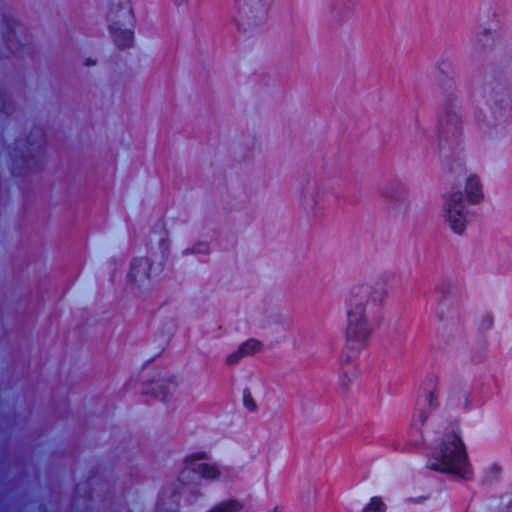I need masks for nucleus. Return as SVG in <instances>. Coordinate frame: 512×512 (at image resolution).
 <instances>
[{
  "mask_svg": "<svg viewBox=\"0 0 512 512\" xmlns=\"http://www.w3.org/2000/svg\"><path fill=\"white\" fill-rule=\"evenodd\" d=\"M350 382H351V379L348 378L347 372H343V374H342V384H343V386L348 387Z\"/></svg>",
  "mask_w": 512,
  "mask_h": 512,
  "instance_id": "cd10ccee",
  "label": "nucleus"
},
{
  "mask_svg": "<svg viewBox=\"0 0 512 512\" xmlns=\"http://www.w3.org/2000/svg\"><path fill=\"white\" fill-rule=\"evenodd\" d=\"M418 417H419V421L423 424L428 418V413L426 411L420 409Z\"/></svg>",
  "mask_w": 512,
  "mask_h": 512,
  "instance_id": "bb28decb",
  "label": "nucleus"
},
{
  "mask_svg": "<svg viewBox=\"0 0 512 512\" xmlns=\"http://www.w3.org/2000/svg\"><path fill=\"white\" fill-rule=\"evenodd\" d=\"M3 21L7 27V32L5 36L7 45L9 49L13 50L15 48V41L13 39L15 36V21L6 16H4Z\"/></svg>",
  "mask_w": 512,
  "mask_h": 512,
  "instance_id": "6ab92c4d",
  "label": "nucleus"
},
{
  "mask_svg": "<svg viewBox=\"0 0 512 512\" xmlns=\"http://www.w3.org/2000/svg\"><path fill=\"white\" fill-rule=\"evenodd\" d=\"M502 15L495 10L485 9L480 15V21L485 27L476 31L471 39V48L476 53L492 50L498 42L497 28L500 26Z\"/></svg>",
  "mask_w": 512,
  "mask_h": 512,
  "instance_id": "0eeeda50",
  "label": "nucleus"
},
{
  "mask_svg": "<svg viewBox=\"0 0 512 512\" xmlns=\"http://www.w3.org/2000/svg\"><path fill=\"white\" fill-rule=\"evenodd\" d=\"M239 348L241 349L243 355L246 357L254 355L255 353L259 352L262 349V344L260 341L254 338H250L247 341L243 342L239 346Z\"/></svg>",
  "mask_w": 512,
  "mask_h": 512,
  "instance_id": "f3484780",
  "label": "nucleus"
},
{
  "mask_svg": "<svg viewBox=\"0 0 512 512\" xmlns=\"http://www.w3.org/2000/svg\"><path fill=\"white\" fill-rule=\"evenodd\" d=\"M177 6L183 5L187 0H172Z\"/></svg>",
  "mask_w": 512,
  "mask_h": 512,
  "instance_id": "c756f323",
  "label": "nucleus"
},
{
  "mask_svg": "<svg viewBox=\"0 0 512 512\" xmlns=\"http://www.w3.org/2000/svg\"><path fill=\"white\" fill-rule=\"evenodd\" d=\"M426 499H427V497H426V496H419V497H416V498H414V497H410V498H408L406 501H407L408 503L418 504V503H422V502H424Z\"/></svg>",
  "mask_w": 512,
  "mask_h": 512,
  "instance_id": "a878e982",
  "label": "nucleus"
},
{
  "mask_svg": "<svg viewBox=\"0 0 512 512\" xmlns=\"http://www.w3.org/2000/svg\"><path fill=\"white\" fill-rule=\"evenodd\" d=\"M44 142L43 130L41 128H35L27 139L29 145L27 150L32 152L33 150L40 149Z\"/></svg>",
  "mask_w": 512,
  "mask_h": 512,
  "instance_id": "dca6fc26",
  "label": "nucleus"
},
{
  "mask_svg": "<svg viewBox=\"0 0 512 512\" xmlns=\"http://www.w3.org/2000/svg\"><path fill=\"white\" fill-rule=\"evenodd\" d=\"M388 294L384 281L359 283L351 287L345 299L346 340L361 348L370 338L372 315L376 314Z\"/></svg>",
  "mask_w": 512,
  "mask_h": 512,
  "instance_id": "f257e3e1",
  "label": "nucleus"
},
{
  "mask_svg": "<svg viewBox=\"0 0 512 512\" xmlns=\"http://www.w3.org/2000/svg\"><path fill=\"white\" fill-rule=\"evenodd\" d=\"M243 405L250 412H254L258 409L257 403L248 388L243 390Z\"/></svg>",
  "mask_w": 512,
  "mask_h": 512,
  "instance_id": "5701e85b",
  "label": "nucleus"
},
{
  "mask_svg": "<svg viewBox=\"0 0 512 512\" xmlns=\"http://www.w3.org/2000/svg\"><path fill=\"white\" fill-rule=\"evenodd\" d=\"M462 398H463V406L467 407L469 405V394L467 391L462 392Z\"/></svg>",
  "mask_w": 512,
  "mask_h": 512,
  "instance_id": "c85d7f7f",
  "label": "nucleus"
},
{
  "mask_svg": "<svg viewBox=\"0 0 512 512\" xmlns=\"http://www.w3.org/2000/svg\"><path fill=\"white\" fill-rule=\"evenodd\" d=\"M464 134L463 106L453 80L443 87V99L438 115V140L441 145H458Z\"/></svg>",
  "mask_w": 512,
  "mask_h": 512,
  "instance_id": "7ed1b4c3",
  "label": "nucleus"
},
{
  "mask_svg": "<svg viewBox=\"0 0 512 512\" xmlns=\"http://www.w3.org/2000/svg\"><path fill=\"white\" fill-rule=\"evenodd\" d=\"M157 389L159 390L157 397H160L163 401L166 402L168 397L173 395V393L176 391V383L172 380H168L158 384Z\"/></svg>",
  "mask_w": 512,
  "mask_h": 512,
  "instance_id": "a211bd4d",
  "label": "nucleus"
},
{
  "mask_svg": "<svg viewBox=\"0 0 512 512\" xmlns=\"http://www.w3.org/2000/svg\"><path fill=\"white\" fill-rule=\"evenodd\" d=\"M244 357L245 356L243 355L241 349L238 347L236 351L232 352L226 357V364L235 365Z\"/></svg>",
  "mask_w": 512,
  "mask_h": 512,
  "instance_id": "393cba45",
  "label": "nucleus"
},
{
  "mask_svg": "<svg viewBox=\"0 0 512 512\" xmlns=\"http://www.w3.org/2000/svg\"><path fill=\"white\" fill-rule=\"evenodd\" d=\"M381 195L385 198L389 209L394 211H406L409 207V197L406 189L401 185H386L381 190Z\"/></svg>",
  "mask_w": 512,
  "mask_h": 512,
  "instance_id": "9b49d317",
  "label": "nucleus"
},
{
  "mask_svg": "<svg viewBox=\"0 0 512 512\" xmlns=\"http://www.w3.org/2000/svg\"><path fill=\"white\" fill-rule=\"evenodd\" d=\"M151 262L146 257L135 258L130 267L128 278L131 282L142 283L149 279Z\"/></svg>",
  "mask_w": 512,
  "mask_h": 512,
  "instance_id": "ddd939ff",
  "label": "nucleus"
},
{
  "mask_svg": "<svg viewBox=\"0 0 512 512\" xmlns=\"http://www.w3.org/2000/svg\"><path fill=\"white\" fill-rule=\"evenodd\" d=\"M95 61H92L91 59H87L86 62H85V65L86 66H92V65H95Z\"/></svg>",
  "mask_w": 512,
  "mask_h": 512,
  "instance_id": "7c9ffc66",
  "label": "nucleus"
},
{
  "mask_svg": "<svg viewBox=\"0 0 512 512\" xmlns=\"http://www.w3.org/2000/svg\"><path fill=\"white\" fill-rule=\"evenodd\" d=\"M108 28L119 49L133 45V28L135 16L130 0H109L107 10Z\"/></svg>",
  "mask_w": 512,
  "mask_h": 512,
  "instance_id": "20e7f679",
  "label": "nucleus"
},
{
  "mask_svg": "<svg viewBox=\"0 0 512 512\" xmlns=\"http://www.w3.org/2000/svg\"><path fill=\"white\" fill-rule=\"evenodd\" d=\"M490 110V115L476 119V125L481 134L488 140H502L510 132L512 102L508 97L495 99L490 104Z\"/></svg>",
  "mask_w": 512,
  "mask_h": 512,
  "instance_id": "39448f33",
  "label": "nucleus"
},
{
  "mask_svg": "<svg viewBox=\"0 0 512 512\" xmlns=\"http://www.w3.org/2000/svg\"><path fill=\"white\" fill-rule=\"evenodd\" d=\"M175 496V494L172 495L168 503L169 507L167 508L165 507L166 503L164 499L160 498L157 503V512H178L176 500L173 499Z\"/></svg>",
  "mask_w": 512,
  "mask_h": 512,
  "instance_id": "4be33fe9",
  "label": "nucleus"
},
{
  "mask_svg": "<svg viewBox=\"0 0 512 512\" xmlns=\"http://www.w3.org/2000/svg\"><path fill=\"white\" fill-rule=\"evenodd\" d=\"M354 6V0H336L333 6V12L342 18H347L352 13Z\"/></svg>",
  "mask_w": 512,
  "mask_h": 512,
  "instance_id": "2eb2a0df",
  "label": "nucleus"
},
{
  "mask_svg": "<svg viewBox=\"0 0 512 512\" xmlns=\"http://www.w3.org/2000/svg\"><path fill=\"white\" fill-rule=\"evenodd\" d=\"M443 217L445 223L457 235H463L472 220V214L464 204V195L460 190L443 194Z\"/></svg>",
  "mask_w": 512,
  "mask_h": 512,
  "instance_id": "423d86ee",
  "label": "nucleus"
},
{
  "mask_svg": "<svg viewBox=\"0 0 512 512\" xmlns=\"http://www.w3.org/2000/svg\"><path fill=\"white\" fill-rule=\"evenodd\" d=\"M236 2L243 17V25L254 28L264 23L273 0H236Z\"/></svg>",
  "mask_w": 512,
  "mask_h": 512,
  "instance_id": "9d476101",
  "label": "nucleus"
},
{
  "mask_svg": "<svg viewBox=\"0 0 512 512\" xmlns=\"http://www.w3.org/2000/svg\"><path fill=\"white\" fill-rule=\"evenodd\" d=\"M494 318L491 313H485L480 317L479 328L482 331L490 330L493 327Z\"/></svg>",
  "mask_w": 512,
  "mask_h": 512,
  "instance_id": "b1692460",
  "label": "nucleus"
},
{
  "mask_svg": "<svg viewBox=\"0 0 512 512\" xmlns=\"http://www.w3.org/2000/svg\"><path fill=\"white\" fill-rule=\"evenodd\" d=\"M428 467L463 479L471 478V466L458 424L452 423L447 428L439 448L434 450L429 458Z\"/></svg>",
  "mask_w": 512,
  "mask_h": 512,
  "instance_id": "f03ea898",
  "label": "nucleus"
},
{
  "mask_svg": "<svg viewBox=\"0 0 512 512\" xmlns=\"http://www.w3.org/2000/svg\"><path fill=\"white\" fill-rule=\"evenodd\" d=\"M438 404H439V403H438V397H437V395L435 394V392H434V391H432V390H431V391H429V392L426 394L425 398H424L422 401H419V402H418V405H419V406H421V405H422L423 407L428 406L429 410H433V409L437 408V407H438Z\"/></svg>",
  "mask_w": 512,
  "mask_h": 512,
  "instance_id": "412c9836",
  "label": "nucleus"
},
{
  "mask_svg": "<svg viewBox=\"0 0 512 512\" xmlns=\"http://www.w3.org/2000/svg\"><path fill=\"white\" fill-rule=\"evenodd\" d=\"M386 505L380 497H372L362 512H385Z\"/></svg>",
  "mask_w": 512,
  "mask_h": 512,
  "instance_id": "aec40b11",
  "label": "nucleus"
},
{
  "mask_svg": "<svg viewBox=\"0 0 512 512\" xmlns=\"http://www.w3.org/2000/svg\"><path fill=\"white\" fill-rule=\"evenodd\" d=\"M242 509L243 505L240 501L235 499H228L214 505L207 512H239Z\"/></svg>",
  "mask_w": 512,
  "mask_h": 512,
  "instance_id": "4468645a",
  "label": "nucleus"
},
{
  "mask_svg": "<svg viewBox=\"0 0 512 512\" xmlns=\"http://www.w3.org/2000/svg\"><path fill=\"white\" fill-rule=\"evenodd\" d=\"M330 192V186L323 181L310 183L303 189L299 204L309 217L321 218Z\"/></svg>",
  "mask_w": 512,
  "mask_h": 512,
  "instance_id": "6e6552de",
  "label": "nucleus"
},
{
  "mask_svg": "<svg viewBox=\"0 0 512 512\" xmlns=\"http://www.w3.org/2000/svg\"><path fill=\"white\" fill-rule=\"evenodd\" d=\"M207 458L205 452L191 454L185 459V467L179 474V481L189 483L193 479L190 473H194L206 480H215L220 475V470L214 464L203 462Z\"/></svg>",
  "mask_w": 512,
  "mask_h": 512,
  "instance_id": "1a4fd4ad",
  "label": "nucleus"
},
{
  "mask_svg": "<svg viewBox=\"0 0 512 512\" xmlns=\"http://www.w3.org/2000/svg\"><path fill=\"white\" fill-rule=\"evenodd\" d=\"M464 192L467 202L471 205H477L483 201V185L478 175L469 174L466 177Z\"/></svg>",
  "mask_w": 512,
  "mask_h": 512,
  "instance_id": "f8f14e48",
  "label": "nucleus"
}]
</instances>
